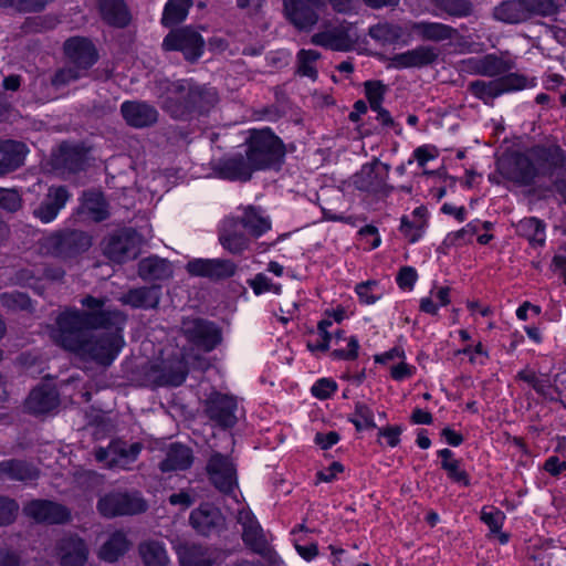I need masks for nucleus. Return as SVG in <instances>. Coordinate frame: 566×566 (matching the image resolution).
I'll use <instances>...</instances> for the list:
<instances>
[{"label": "nucleus", "instance_id": "obj_12", "mask_svg": "<svg viewBox=\"0 0 566 566\" xmlns=\"http://www.w3.org/2000/svg\"><path fill=\"white\" fill-rule=\"evenodd\" d=\"M48 242L55 255L74 259L92 247V235L76 229H64L53 232Z\"/></svg>", "mask_w": 566, "mask_h": 566}, {"label": "nucleus", "instance_id": "obj_38", "mask_svg": "<svg viewBox=\"0 0 566 566\" xmlns=\"http://www.w3.org/2000/svg\"><path fill=\"white\" fill-rule=\"evenodd\" d=\"M129 541L122 531H115L101 546L98 557L107 563H115L129 549Z\"/></svg>", "mask_w": 566, "mask_h": 566}, {"label": "nucleus", "instance_id": "obj_17", "mask_svg": "<svg viewBox=\"0 0 566 566\" xmlns=\"http://www.w3.org/2000/svg\"><path fill=\"white\" fill-rule=\"evenodd\" d=\"M108 202L101 190H84L78 198V206L73 211V217L80 222H102L109 218Z\"/></svg>", "mask_w": 566, "mask_h": 566}, {"label": "nucleus", "instance_id": "obj_15", "mask_svg": "<svg viewBox=\"0 0 566 566\" xmlns=\"http://www.w3.org/2000/svg\"><path fill=\"white\" fill-rule=\"evenodd\" d=\"M25 514L35 522L46 525H63L72 520L71 510L51 500H32L24 507Z\"/></svg>", "mask_w": 566, "mask_h": 566}, {"label": "nucleus", "instance_id": "obj_26", "mask_svg": "<svg viewBox=\"0 0 566 566\" xmlns=\"http://www.w3.org/2000/svg\"><path fill=\"white\" fill-rule=\"evenodd\" d=\"M437 57L438 52L434 48L421 45L392 55L388 66L394 69L422 67L433 63Z\"/></svg>", "mask_w": 566, "mask_h": 566}, {"label": "nucleus", "instance_id": "obj_40", "mask_svg": "<svg viewBox=\"0 0 566 566\" xmlns=\"http://www.w3.org/2000/svg\"><path fill=\"white\" fill-rule=\"evenodd\" d=\"M161 24L170 29L163 41V50L166 52L177 51V0H168L165 4Z\"/></svg>", "mask_w": 566, "mask_h": 566}, {"label": "nucleus", "instance_id": "obj_58", "mask_svg": "<svg viewBox=\"0 0 566 566\" xmlns=\"http://www.w3.org/2000/svg\"><path fill=\"white\" fill-rule=\"evenodd\" d=\"M366 97L371 109H378L382 104L386 92L385 85L379 81H368L365 83Z\"/></svg>", "mask_w": 566, "mask_h": 566}, {"label": "nucleus", "instance_id": "obj_52", "mask_svg": "<svg viewBox=\"0 0 566 566\" xmlns=\"http://www.w3.org/2000/svg\"><path fill=\"white\" fill-rule=\"evenodd\" d=\"M480 226L488 228V222L481 223L479 220L469 222L462 229L449 233L447 240L451 244L461 245L471 242L473 237L478 233Z\"/></svg>", "mask_w": 566, "mask_h": 566}, {"label": "nucleus", "instance_id": "obj_5", "mask_svg": "<svg viewBox=\"0 0 566 566\" xmlns=\"http://www.w3.org/2000/svg\"><path fill=\"white\" fill-rule=\"evenodd\" d=\"M546 151H532L530 155L510 154L497 161L499 172L507 180L520 186L531 185L541 174H548Z\"/></svg>", "mask_w": 566, "mask_h": 566}, {"label": "nucleus", "instance_id": "obj_57", "mask_svg": "<svg viewBox=\"0 0 566 566\" xmlns=\"http://www.w3.org/2000/svg\"><path fill=\"white\" fill-rule=\"evenodd\" d=\"M481 520L488 525L492 534L499 533L503 526L505 515L496 507H483Z\"/></svg>", "mask_w": 566, "mask_h": 566}, {"label": "nucleus", "instance_id": "obj_56", "mask_svg": "<svg viewBox=\"0 0 566 566\" xmlns=\"http://www.w3.org/2000/svg\"><path fill=\"white\" fill-rule=\"evenodd\" d=\"M19 512V504L15 500L0 495V526L12 524Z\"/></svg>", "mask_w": 566, "mask_h": 566}, {"label": "nucleus", "instance_id": "obj_21", "mask_svg": "<svg viewBox=\"0 0 566 566\" xmlns=\"http://www.w3.org/2000/svg\"><path fill=\"white\" fill-rule=\"evenodd\" d=\"M60 405L57 389L49 384H40L34 387L25 401L28 411L33 416L46 415Z\"/></svg>", "mask_w": 566, "mask_h": 566}, {"label": "nucleus", "instance_id": "obj_53", "mask_svg": "<svg viewBox=\"0 0 566 566\" xmlns=\"http://www.w3.org/2000/svg\"><path fill=\"white\" fill-rule=\"evenodd\" d=\"M471 93L485 103L501 95L497 81H475L470 84Z\"/></svg>", "mask_w": 566, "mask_h": 566}, {"label": "nucleus", "instance_id": "obj_18", "mask_svg": "<svg viewBox=\"0 0 566 566\" xmlns=\"http://www.w3.org/2000/svg\"><path fill=\"white\" fill-rule=\"evenodd\" d=\"M239 523L243 526V541L249 545L255 553L268 558L272 564L277 563V555L271 548L263 530L255 520L254 515L247 510L239 512Z\"/></svg>", "mask_w": 566, "mask_h": 566}, {"label": "nucleus", "instance_id": "obj_43", "mask_svg": "<svg viewBox=\"0 0 566 566\" xmlns=\"http://www.w3.org/2000/svg\"><path fill=\"white\" fill-rule=\"evenodd\" d=\"M469 63L472 64L474 72L486 76H496L511 69V65L504 60L489 54L481 59H471Z\"/></svg>", "mask_w": 566, "mask_h": 566}, {"label": "nucleus", "instance_id": "obj_45", "mask_svg": "<svg viewBox=\"0 0 566 566\" xmlns=\"http://www.w3.org/2000/svg\"><path fill=\"white\" fill-rule=\"evenodd\" d=\"M0 303L3 307L12 312L34 313L33 301L25 292L11 291L0 294Z\"/></svg>", "mask_w": 566, "mask_h": 566}, {"label": "nucleus", "instance_id": "obj_46", "mask_svg": "<svg viewBox=\"0 0 566 566\" xmlns=\"http://www.w3.org/2000/svg\"><path fill=\"white\" fill-rule=\"evenodd\" d=\"M355 292L358 301L364 305H373L385 295L386 291L382 284L376 280H369L356 285Z\"/></svg>", "mask_w": 566, "mask_h": 566}, {"label": "nucleus", "instance_id": "obj_44", "mask_svg": "<svg viewBox=\"0 0 566 566\" xmlns=\"http://www.w3.org/2000/svg\"><path fill=\"white\" fill-rule=\"evenodd\" d=\"M516 231L518 234L525 237L532 244L542 245L545 242V224L535 217L522 219L516 226Z\"/></svg>", "mask_w": 566, "mask_h": 566}, {"label": "nucleus", "instance_id": "obj_2", "mask_svg": "<svg viewBox=\"0 0 566 566\" xmlns=\"http://www.w3.org/2000/svg\"><path fill=\"white\" fill-rule=\"evenodd\" d=\"M284 156L285 147L271 129L251 130L245 156L234 155L228 158L223 163L222 171L231 180L247 181L256 170L280 166Z\"/></svg>", "mask_w": 566, "mask_h": 566}, {"label": "nucleus", "instance_id": "obj_11", "mask_svg": "<svg viewBox=\"0 0 566 566\" xmlns=\"http://www.w3.org/2000/svg\"><path fill=\"white\" fill-rule=\"evenodd\" d=\"M90 150L84 143L62 142L51 155V166L54 170L73 175L86 171L90 167Z\"/></svg>", "mask_w": 566, "mask_h": 566}, {"label": "nucleus", "instance_id": "obj_16", "mask_svg": "<svg viewBox=\"0 0 566 566\" xmlns=\"http://www.w3.org/2000/svg\"><path fill=\"white\" fill-rule=\"evenodd\" d=\"M206 412L209 418L222 428L233 427L242 417L234 397L213 392L206 401Z\"/></svg>", "mask_w": 566, "mask_h": 566}, {"label": "nucleus", "instance_id": "obj_9", "mask_svg": "<svg viewBox=\"0 0 566 566\" xmlns=\"http://www.w3.org/2000/svg\"><path fill=\"white\" fill-rule=\"evenodd\" d=\"M554 0H511L494 10V17L506 23H520L532 14L551 15L555 12Z\"/></svg>", "mask_w": 566, "mask_h": 566}, {"label": "nucleus", "instance_id": "obj_24", "mask_svg": "<svg viewBox=\"0 0 566 566\" xmlns=\"http://www.w3.org/2000/svg\"><path fill=\"white\" fill-rule=\"evenodd\" d=\"M229 217L234 219L252 239L262 237L271 229L270 218L251 206L239 208Z\"/></svg>", "mask_w": 566, "mask_h": 566}, {"label": "nucleus", "instance_id": "obj_49", "mask_svg": "<svg viewBox=\"0 0 566 566\" xmlns=\"http://www.w3.org/2000/svg\"><path fill=\"white\" fill-rule=\"evenodd\" d=\"M321 54L316 50H301L297 53V72L312 80L317 77V62Z\"/></svg>", "mask_w": 566, "mask_h": 566}, {"label": "nucleus", "instance_id": "obj_20", "mask_svg": "<svg viewBox=\"0 0 566 566\" xmlns=\"http://www.w3.org/2000/svg\"><path fill=\"white\" fill-rule=\"evenodd\" d=\"M120 114L129 127L137 129L151 127L158 120L157 109L144 101L123 102Z\"/></svg>", "mask_w": 566, "mask_h": 566}, {"label": "nucleus", "instance_id": "obj_51", "mask_svg": "<svg viewBox=\"0 0 566 566\" xmlns=\"http://www.w3.org/2000/svg\"><path fill=\"white\" fill-rule=\"evenodd\" d=\"M59 23V20L52 14L28 17L23 24L22 30L25 33H42L53 30Z\"/></svg>", "mask_w": 566, "mask_h": 566}, {"label": "nucleus", "instance_id": "obj_25", "mask_svg": "<svg viewBox=\"0 0 566 566\" xmlns=\"http://www.w3.org/2000/svg\"><path fill=\"white\" fill-rule=\"evenodd\" d=\"M66 186L50 187L46 197L34 209L33 214L43 223L53 221L70 198Z\"/></svg>", "mask_w": 566, "mask_h": 566}, {"label": "nucleus", "instance_id": "obj_34", "mask_svg": "<svg viewBox=\"0 0 566 566\" xmlns=\"http://www.w3.org/2000/svg\"><path fill=\"white\" fill-rule=\"evenodd\" d=\"M138 275L144 281H164L172 275L171 263L158 255L139 260Z\"/></svg>", "mask_w": 566, "mask_h": 566}, {"label": "nucleus", "instance_id": "obj_13", "mask_svg": "<svg viewBox=\"0 0 566 566\" xmlns=\"http://www.w3.org/2000/svg\"><path fill=\"white\" fill-rule=\"evenodd\" d=\"M206 470L209 481L221 493L230 495L238 489L237 467L229 457L213 453Z\"/></svg>", "mask_w": 566, "mask_h": 566}, {"label": "nucleus", "instance_id": "obj_61", "mask_svg": "<svg viewBox=\"0 0 566 566\" xmlns=\"http://www.w3.org/2000/svg\"><path fill=\"white\" fill-rule=\"evenodd\" d=\"M172 86L174 90L168 87L166 92L159 95L158 104L171 118L177 119V86L175 84Z\"/></svg>", "mask_w": 566, "mask_h": 566}, {"label": "nucleus", "instance_id": "obj_32", "mask_svg": "<svg viewBox=\"0 0 566 566\" xmlns=\"http://www.w3.org/2000/svg\"><path fill=\"white\" fill-rule=\"evenodd\" d=\"M40 476V470L32 463L21 459L0 461V479L11 481H35Z\"/></svg>", "mask_w": 566, "mask_h": 566}, {"label": "nucleus", "instance_id": "obj_48", "mask_svg": "<svg viewBox=\"0 0 566 566\" xmlns=\"http://www.w3.org/2000/svg\"><path fill=\"white\" fill-rule=\"evenodd\" d=\"M216 102V93L199 86L188 85L187 107L191 106L199 113L207 111Z\"/></svg>", "mask_w": 566, "mask_h": 566}, {"label": "nucleus", "instance_id": "obj_60", "mask_svg": "<svg viewBox=\"0 0 566 566\" xmlns=\"http://www.w3.org/2000/svg\"><path fill=\"white\" fill-rule=\"evenodd\" d=\"M340 339H345L342 331H337L334 335H324L318 333V338L310 340L307 343V348L313 353L326 352L332 342H334L335 345H338Z\"/></svg>", "mask_w": 566, "mask_h": 566}, {"label": "nucleus", "instance_id": "obj_33", "mask_svg": "<svg viewBox=\"0 0 566 566\" xmlns=\"http://www.w3.org/2000/svg\"><path fill=\"white\" fill-rule=\"evenodd\" d=\"M159 298L160 286L151 285L129 289L123 294L120 301L133 308L148 310L155 308L159 303Z\"/></svg>", "mask_w": 566, "mask_h": 566}, {"label": "nucleus", "instance_id": "obj_55", "mask_svg": "<svg viewBox=\"0 0 566 566\" xmlns=\"http://www.w3.org/2000/svg\"><path fill=\"white\" fill-rule=\"evenodd\" d=\"M14 283L21 287H29L38 294H42L43 286L41 279L38 277L30 269H20L14 273Z\"/></svg>", "mask_w": 566, "mask_h": 566}, {"label": "nucleus", "instance_id": "obj_39", "mask_svg": "<svg viewBox=\"0 0 566 566\" xmlns=\"http://www.w3.org/2000/svg\"><path fill=\"white\" fill-rule=\"evenodd\" d=\"M205 49V41L201 35L191 29L179 30V51L189 62L198 60Z\"/></svg>", "mask_w": 566, "mask_h": 566}, {"label": "nucleus", "instance_id": "obj_3", "mask_svg": "<svg viewBox=\"0 0 566 566\" xmlns=\"http://www.w3.org/2000/svg\"><path fill=\"white\" fill-rule=\"evenodd\" d=\"M63 346L83 360L109 367L125 345L123 331L87 333L60 336Z\"/></svg>", "mask_w": 566, "mask_h": 566}, {"label": "nucleus", "instance_id": "obj_42", "mask_svg": "<svg viewBox=\"0 0 566 566\" xmlns=\"http://www.w3.org/2000/svg\"><path fill=\"white\" fill-rule=\"evenodd\" d=\"M143 447L142 442L127 444V442L122 439H113L109 442V450L114 458L108 462V465L114 467L119 460H124L125 463L134 462L138 458Z\"/></svg>", "mask_w": 566, "mask_h": 566}, {"label": "nucleus", "instance_id": "obj_8", "mask_svg": "<svg viewBox=\"0 0 566 566\" xmlns=\"http://www.w3.org/2000/svg\"><path fill=\"white\" fill-rule=\"evenodd\" d=\"M140 235L133 228H123L104 238L103 254L113 263L124 264L135 260L140 253Z\"/></svg>", "mask_w": 566, "mask_h": 566}, {"label": "nucleus", "instance_id": "obj_62", "mask_svg": "<svg viewBox=\"0 0 566 566\" xmlns=\"http://www.w3.org/2000/svg\"><path fill=\"white\" fill-rule=\"evenodd\" d=\"M22 207L18 191L0 188V208L8 212H17Z\"/></svg>", "mask_w": 566, "mask_h": 566}, {"label": "nucleus", "instance_id": "obj_31", "mask_svg": "<svg viewBox=\"0 0 566 566\" xmlns=\"http://www.w3.org/2000/svg\"><path fill=\"white\" fill-rule=\"evenodd\" d=\"M189 521L198 533L209 535L222 525L223 516L213 505L202 504L191 512Z\"/></svg>", "mask_w": 566, "mask_h": 566}, {"label": "nucleus", "instance_id": "obj_59", "mask_svg": "<svg viewBox=\"0 0 566 566\" xmlns=\"http://www.w3.org/2000/svg\"><path fill=\"white\" fill-rule=\"evenodd\" d=\"M389 375L395 381H405L412 378L417 373V367L411 365L406 359L399 360L397 364L395 363L392 366H389Z\"/></svg>", "mask_w": 566, "mask_h": 566}, {"label": "nucleus", "instance_id": "obj_35", "mask_svg": "<svg viewBox=\"0 0 566 566\" xmlns=\"http://www.w3.org/2000/svg\"><path fill=\"white\" fill-rule=\"evenodd\" d=\"M407 29H410L411 40L417 36L428 41H443L451 39L454 30L439 22H407Z\"/></svg>", "mask_w": 566, "mask_h": 566}, {"label": "nucleus", "instance_id": "obj_14", "mask_svg": "<svg viewBox=\"0 0 566 566\" xmlns=\"http://www.w3.org/2000/svg\"><path fill=\"white\" fill-rule=\"evenodd\" d=\"M326 6V0H283L285 18L300 31H308L318 22L315 9Z\"/></svg>", "mask_w": 566, "mask_h": 566}, {"label": "nucleus", "instance_id": "obj_64", "mask_svg": "<svg viewBox=\"0 0 566 566\" xmlns=\"http://www.w3.org/2000/svg\"><path fill=\"white\" fill-rule=\"evenodd\" d=\"M417 280L418 273L412 266L401 268L396 277L398 286L405 291H412Z\"/></svg>", "mask_w": 566, "mask_h": 566}, {"label": "nucleus", "instance_id": "obj_19", "mask_svg": "<svg viewBox=\"0 0 566 566\" xmlns=\"http://www.w3.org/2000/svg\"><path fill=\"white\" fill-rule=\"evenodd\" d=\"M389 165L379 160L364 165L359 172L354 176V185L357 189L366 192H381L387 188Z\"/></svg>", "mask_w": 566, "mask_h": 566}, {"label": "nucleus", "instance_id": "obj_63", "mask_svg": "<svg viewBox=\"0 0 566 566\" xmlns=\"http://www.w3.org/2000/svg\"><path fill=\"white\" fill-rule=\"evenodd\" d=\"M337 389V385L334 380L328 378H321L311 388V392L318 399L329 398Z\"/></svg>", "mask_w": 566, "mask_h": 566}, {"label": "nucleus", "instance_id": "obj_6", "mask_svg": "<svg viewBox=\"0 0 566 566\" xmlns=\"http://www.w3.org/2000/svg\"><path fill=\"white\" fill-rule=\"evenodd\" d=\"M97 512L105 518L134 516L148 510V503L137 490H112L97 500Z\"/></svg>", "mask_w": 566, "mask_h": 566}, {"label": "nucleus", "instance_id": "obj_22", "mask_svg": "<svg viewBox=\"0 0 566 566\" xmlns=\"http://www.w3.org/2000/svg\"><path fill=\"white\" fill-rule=\"evenodd\" d=\"M101 20L114 29H125L133 20L130 9L125 0H96Z\"/></svg>", "mask_w": 566, "mask_h": 566}, {"label": "nucleus", "instance_id": "obj_36", "mask_svg": "<svg viewBox=\"0 0 566 566\" xmlns=\"http://www.w3.org/2000/svg\"><path fill=\"white\" fill-rule=\"evenodd\" d=\"M143 385L153 388L177 386V368L166 370L158 364H146L142 367Z\"/></svg>", "mask_w": 566, "mask_h": 566}, {"label": "nucleus", "instance_id": "obj_27", "mask_svg": "<svg viewBox=\"0 0 566 566\" xmlns=\"http://www.w3.org/2000/svg\"><path fill=\"white\" fill-rule=\"evenodd\" d=\"M370 38L380 44H409L411 41L410 29L407 23L394 24L389 22H379L369 28Z\"/></svg>", "mask_w": 566, "mask_h": 566}, {"label": "nucleus", "instance_id": "obj_10", "mask_svg": "<svg viewBox=\"0 0 566 566\" xmlns=\"http://www.w3.org/2000/svg\"><path fill=\"white\" fill-rule=\"evenodd\" d=\"M358 40L355 27L346 21L328 23L315 34L311 42L332 51H349Z\"/></svg>", "mask_w": 566, "mask_h": 566}, {"label": "nucleus", "instance_id": "obj_37", "mask_svg": "<svg viewBox=\"0 0 566 566\" xmlns=\"http://www.w3.org/2000/svg\"><path fill=\"white\" fill-rule=\"evenodd\" d=\"M450 303L451 289L449 286L434 284L428 295L419 300V310L424 314L438 316L440 308L448 306Z\"/></svg>", "mask_w": 566, "mask_h": 566}, {"label": "nucleus", "instance_id": "obj_50", "mask_svg": "<svg viewBox=\"0 0 566 566\" xmlns=\"http://www.w3.org/2000/svg\"><path fill=\"white\" fill-rule=\"evenodd\" d=\"M501 95L514 91H521L536 85L534 78H527L526 76L517 73H510L505 76L496 78Z\"/></svg>", "mask_w": 566, "mask_h": 566}, {"label": "nucleus", "instance_id": "obj_29", "mask_svg": "<svg viewBox=\"0 0 566 566\" xmlns=\"http://www.w3.org/2000/svg\"><path fill=\"white\" fill-rule=\"evenodd\" d=\"M187 270L192 275L220 279L233 273V264L220 259H195L188 262Z\"/></svg>", "mask_w": 566, "mask_h": 566}, {"label": "nucleus", "instance_id": "obj_30", "mask_svg": "<svg viewBox=\"0 0 566 566\" xmlns=\"http://www.w3.org/2000/svg\"><path fill=\"white\" fill-rule=\"evenodd\" d=\"M27 146L12 139L0 140V176L20 168L25 159Z\"/></svg>", "mask_w": 566, "mask_h": 566}, {"label": "nucleus", "instance_id": "obj_54", "mask_svg": "<svg viewBox=\"0 0 566 566\" xmlns=\"http://www.w3.org/2000/svg\"><path fill=\"white\" fill-rule=\"evenodd\" d=\"M350 422L357 430L375 428L373 410L365 403H356L355 411L350 418Z\"/></svg>", "mask_w": 566, "mask_h": 566}, {"label": "nucleus", "instance_id": "obj_7", "mask_svg": "<svg viewBox=\"0 0 566 566\" xmlns=\"http://www.w3.org/2000/svg\"><path fill=\"white\" fill-rule=\"evenodd\" d=\"M180 329L191 349L198 354L212 352L222 342L220 326L201 317L184 318Z\"/></svg>", "mask_w": 566, "mask_h": 566}, {"label": "nucleus", "instance_id": "obj_41", "mask_svg": "<svg viewBox=\"0 0 566 566\" xmlns=\"http://www.w3.org/2000/svg\"><path fill=\"white\" fill-rule=\"evenodd\" d=\"M441 458V468L447 472L448 478L461 485H469L470 480L468 473L462 469L461 461L454 458L450 449L438 451Z\"/></svg>", "mask_w": 566, "mask_h": 566}, {"label": "nucleus", "instance_id": "obj_47", "mask_svg": "<svg viewBox=\"0 0 566 566\" xmlns=\"http://www.w3.org/2000/svg\"><path fill=\"white\" fill-rule=\"evenodd\" d=\"M140 558L146 566H165L167 556L164 547L156 541L142 543L138 547Z\"/></svg>", "mask_w": 566, "mask_h": 566}, {"label": "nucleus", "instance_id": "obj_1", "mask_svg": "<svg viewBox=\"0 0 566 566\" xmlns=\"http://www.w3.org/2000/svg\"><path fill=\"white\" fill-rule=\"evenodd\" d=\"M82 310L66 308L56 317L60 336L87 334L95 331H124L127 315L114 306L107 296L86 294L80 301Z\"/></svg>", "mask_w": 566, "mask_h": 566}, {"label": "nucleus", "instance_id": "obj_23", "mask_svg": "<svg viewBox=\"0 0 566 566\" xmlns=\"http://www.w3.org/2000/svg\"><path fill=\"white\" fill-rule=\"evenodd\" d=\"M252 238L240 224L230 217H227L219 229V242L230 253L239 254L245 251Z\"/></svg>", "mask_w": 566, "mask_h": 566}, {"label": "nucleus", "instance_id": "obj_28", "mask_svg": "<svg viewBox=\"0 0 566 566\" xmlns=\"http://www.w3.org/2000/svg\"><path fill=\"white\" fill-rule=\"evenodd\" d=\"M57 548L62 566H84L87 562V545L85 541L77 535L63 538Z\"/></svg>", "mask_w": 566, "mask_h": 566}, {"label": "nucleus", "instance_id": "obj_4", "mask_svg": "<svg viewBox=\"0 0 566 566\" xmlns=\"http://www.w3.org/2000/svg\"><path fill=\"white\" fill-rule=\"evenodd\" d=\"M65 65L57 69L51 77V84L60 88L87 77L99 60V52L92 39L82 35L67 38L63 43Z\"/></svg>", "mask_w": 566, "mask_h": 566}]
</instances>
